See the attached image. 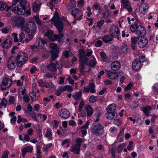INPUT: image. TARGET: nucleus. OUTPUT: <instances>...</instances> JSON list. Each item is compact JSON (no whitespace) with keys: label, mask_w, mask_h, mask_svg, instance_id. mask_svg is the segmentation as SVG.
I'll list each match as a JSON object with an SVG mask.
<instances>
[{"label":"nucleus","mask_w":158,"mask_h":158,"mask_svg":"<svg viewBox=\"0 0 158 158\" xmlns=\"http://www.w3.org/2000/svg\"><path fill=\"white\" fill-rule=\"evenodd\" d=\"M27 2L25 0H12L11 6L8 7L7 10H10L16 14L29 15L31 14V10H26Z\"/></svg>","instance_id":"1"},{"label":"nucleus","mask_w":158,"mask_h":158,"mask_svg":"<svg viewBox=\"0 0 158 158\" xmlns=\"http://www.w3.org/2000/svg\"><path fill=\"white\" fill-rule=\"evenodd\" d=\"M23 31H25L28 35L34 36L36 30V24L32 21H29L26 23L25 27H24Z\"/></svg>","instance_id":"2"},{"label":"nucleus","mask_w":158,"mask_h":158,"mask_svg":"<svg viewBox=\"0 0 158 158\" xmlns=\"http://www.w3.org/2000/svg\"><path fill=\"white\" fill-rule=\"evenodd\" d=\"M44 36L48 37V39L52 41L57 40L61 42L64 40V35L60 33L58 35H53V32L49 30H48L44 33Z\"/></svg>","instance_id":"3"},{"label":"nucleus","mask_w":158,"mask_h":158,"mask_svg":"<svg viewBox=\"0 0 158 158\" xmlns=\"http://www.w3.org/2000/svg\"><path fill=\"white\" fill-rule=\"evenodd\" d=\"M104 126L100 123H94L91 127V132L94 134L100 135L104 134Z\"/></svg>","instance_id":"4"},{"label":"nucleus","mask_w":158,"mask_h":158,"mask_svg":"<svg viewBox=\"0 0 158 158\" xmlns=\"http://www.w3.org/2000/svg\"><path fill=\"white\" fill-rule=\"evenodd\" d=\"M50 20L57 28L59 32H61L63 28V24L62 22L60 20L58 14L57 12H55L53 17Z\"/></svg>","instance_id":"5"},{"label":"nucleus","mask_w":158,"mask_h":158,"mask_svg":"<svg viewBox=\"0 0 158 158\" xmlns=\"http://www.w3.org/2000/svg\"><path fill=\"white\" fill-rule=\"evenodd\" d=\"M28 59L27 53L25 52L19 53L15 58V60L17 62V65L20 67L23 65Z\"/></svg>","instance_id":"6"},{"label":"nucleus","mask_w":158,"mask_h":158,"mask_svg":"<svg viewBox=\"0 0 158 158\" xmlns=\"http://www.w3.org/2000/svg\"><path fill=\"white\" fill-rule=\"evenodd\" d=\"M12 83V81L11 79L5 77L2 79V82L0 84V88L2 90L7 89L10 88Z\"/></svg>","instance_id":"7"},{"label":"nucleus","mask_w":158,"mask_h":158,"mask_svg":"<svg viewBox=\"0 0 158 158\" xmlns=\"http://www.w3.org/2000/svg\"><path fill=\"white\" fill-rule=\"evenodd\" d=\"M50 47L51 49L50 52L51 58L52 59L55 60L58 56L59 52V48L57 47V45L53 43L50 44Z\"/></svg>","instance_id":"8"},{"label":"nucleus","mask_w":158,"mask_h":158,"mask_svg":"<svg viewBox=\"0 0 158 158\" xmlns=\"http://www.w3.org/2000/svg\"><path fill=\"white\" fill-rule=\"evenodd\" d=\"M12 44V38L9 36H7L3 39L1 45L3 48L7 49L11 46Z\"/></svg>","instance_id":"9"},{"label":"nucleus","mask_w":158,"mask_h":158,"mask_svg":"<svg viewBox=\"0 0 158 158\" xmlns=\"http://www.w3.org/2000/svg\"><path fill=\"white\" fill-rule=\"evenodd\" d=\"M110 35L113 37L117 38L119 39V36L120 35V30L118 27L116 25L112 26L110 28Z\"/></svg>","instance_id":"10"},{"label":"nucleus","mask_w":158,"mask_h":158,"mask_svg":"<svg viewBox=\"0 0 158 158\" xmlns=\"http://www.w3.org/2000/svg\"><path fill=\"white\" fill-rule=\"evenodd\" d=\"M25 22L26 21L24 18L19 17L16 19L15 23L16 26L20 27L22 31H23L24 29L23 28L25 27L26 25Z\"/></svg>","instance_id":"11"},{"label":"nucleus","mask_w":158,"mask_h":158,"mask_svg":"<svg viewBox=\"0 0 158 158\" xmlns=\"http://www.w3.org/2000/svg\"><path fill=\"white\" fill-rule=\"evenodd\" d=\"M107 74L109 78L112 80H115L117 79L118 77L123 75V73L122 71L116 73L109 71H107Z\"/></svg>","instance_id":"12"},{"label":"nucleus","mask_w":158,"mask_h":158,"mask_svg":"<svg viewBox=\"0 0 158 158\" xmlns=\"http://www.w3.org/2000/svg\"><path fill=\"white\" fill-rule=\"evenodd\" d=\"M71 14L77 20H80L83 16V13L81 10L78 8L73 9L72 11Z\"/></svg>","instance_id":"13"},{"label":"nucleus","mask_w":158,"mask_h":158,"mask_svg":"<svg viewBox=\"0 0 158 158\" xmlns=\"http://www.w3.org/2000/svg\"><path fill=\"white\" fill-rule=\"evenodd\" d=\"M138 44L139 47L143 48L145 47L148 43V39L144 37L137 38Z\"/></svg>","instance_id":"14"},{"label":"nucleus","mask_w":158,"mask_h":158,"mask_svg":"<svg viewBox=\"0 0 158 158\" xmlns=\"http://www.w3.org/2000/svg\"><path fill=\"white\" fill-rule=\"evenodd\" d=\"M46 44L47 42L44 40L37 39L36 40L35 46L36 48L38 49H42L45 47Z\"/></svg>","instance_id":"15"},{"label":"nucleus","mask_w":158,"mask_h":158,"mask_svg":"<svg viewBox=\"0 0 158 158\" xmlns=\"http://www.w3.org/2000/svg\"><path fill=\"white\" fill-rule=\"evenodd\" d=\"M58 115L59 117L62 118L66 119L69 117L70 113L68 110L63 109L59 111Z\"/></svg>","instance_id":"16"},{"label":"nucleus","mask_w":158,"mask_h":158,"mask_svg":"<svg viewBox=\"0 0 158 158\" xmlns=\"http://www.w3.org/2000/svg\"><path fill=\"white\" fill-rule=\"evenodd\" d=\"M15 61V60L12 58H10L8 59L7 62V65L9 69H13L15 68L16 66Z\"/></svg>","instance_id":"17"},{"label":"nucleus","mask_w":158,"mask_h":158,"mask_svg":"<svg viewBox=\"0 0 158 158\" xmlns=\"http://www.w3.org/2000/svg\"><path fill=\"white\" fill-rule=\"evenodd\" d=\"M136 33L139 35L142 36L145 35L146 31L143 26L139 25L138 26Z\"/></svg>","instance_id":"18"},{"label":"nucleus","mask_w":158,"mask_h":158,"mask_svg":"<svg viewBox=\"0 0 158 158\" xmlns=\"http://www.w3.org/2000/svg\"><path fill=\"white\" fill-rule=\"evenodd\" d=\"M38 83L39 86L41 87H45L47 88H48L50 86L52 87H54V85L52 83H51V84L50 85L49 83L47 82H43L41 79L40 80L38 81Z\"/></svg>","instance_id":"19"},{"label":"nucleus","mask_w":158,"mask_h":158,"mask_svg":"<svg viewBox=\"0 0 158 158\" xmlns=\"http://www.w3.org/2000/svg\"><path fill=\"white\" fill-rule=\"evenodd\" d=\"M33 150V148L32 146H27L23 148L22 150V156L24 157L27 152L31 153Z\"/></svg>","instance_id":"20"},{"label":"nucleus","mask_w":158,"mask_h":158,"mask_svg":"<svg viewBox=\"0 0 158 158\" xmlns=\"http://www.w3.org/2000/svg\"><path fill=\"white\" fill-rule=\"evenodd\" d=\"M69 150L71 152H74L77 154H78L80 152V147L76 144L72 145L70 148Z\"/></svg>","instance_id":"21"},{"label":"nucleus","mask_w":158,"mask_h":158,"mask_svg":"<svg viewBox=\"0 0 158 158\" xmlns=\"http://www.w3.org/2000/svg\"><path fill=\"white\" fill-rule=\"evenodd\" d=\"M125 1V0H123L122 2H121L122 6L124 8L127 9L129 12H131L132 10V9L131 6L130 2L129 1Z\"/></svg>","instance_id":"22"},{"label":"nucleus","mask_w":158,"mask_h":158,"mask_svg":"<svg viewBox=\"0 0 158 158\" xmlns=\"http://www.w3.org/2000/svg\"><path fill=\"white\" fill-rule=\"evenodd\" d=\"M141 67V64L137 60H134L132 63V67L135 70H138L140 69Z\"/></svg>","instance_id":"23"},{"label":"nucleus","mask_w":158,"mask_h":158,"mask_svg":"<svg viewBox=\"0 0 158 158\" xmlns=\"http://www.w3.org/2000/svg\"><path fill=\"white\" fill-rule=\"evenodd\" d=\"M79 52L80 61L84 60L86 62L88 59L86 56L84 51L83 49H81L79 50Z\"/></svg>","instance_id":"24"},{"label":"nucleus","mask_w":158,"mask_h":158,"mask_svg":"<svg viewBox=\"0 0 158 158\" xmlns=\"http://www.w3.org/2000/svg\"><path fill=\"white\" fill-rule=\"evenodd\" d=\"M148 5L147 3L142 4L139 7V12L142 14H145L148 9Z\"/></svg>","instance_id":"25"},{"label":"nucleus","mask_w":158,"mask_h":158,"mask_svg":"<svg viewBox=\"0 0 158 158\" xmlns=\"http://www.w3.org/2000/svg\"><path fill=\"white\" fill-rule=\"evenodd\" d=\"M117 114L116 112H107L106 114V118L109 119H113L117 117Z\"/></svg>","instance_id":"26"},{"label":"nucleus","mask_w":158,"mask_h":158,"mask_svg":"<svg viewBox=\"0 0 158 158\" xmlns=\"http://www.w3.org/2000/svg\"><path fill=\"white\" fill-rule=\"evenodd\" d=\"M121 67L120 63L117 61L114 62L111 64V69L113 71H117Z\"/></svg>","instance_id":"27"},{"label":"nucleus","mask_w":158,"mask_h":158,"mask_svg":"<svg viewBox=\"0 0 158 158\" xmlns=\"http://www.w3.org/2000/svg\"><path fill=\"white\" fill-rule=\"evenodd\" d=\"M116 107L115 104H111L108 105L106 108L107 112H116Z\"/></svg>","instance_id":"28"},{"label":"nucleus","mask_w":158,"mask_h":158,"mask_svg":"<svg viewBox=\"0 0 158 158\" xmlns=\"http://www.w3.org/2000/svg\"><path fill=\"white\" fill-rule=\"evenodd\" d=\"M82 93L81 90L76 92L72 96L73 98L76 100H79L82 97Z\"/></svg>","instance_id":"29"},{"label":"nucleus","mask_w":158,"mask_h":158,"mask_svg":"<svg viewBox=\"0 0 158 158\" xmlns=\"http://www.w3.org/2000/svg\"><path fill=\"white\" fill-rule=\"evenodd\" d=\"M41 5L40 2L38 1H35L33 4L32 8L33 10L35 12L38 11Z\"/></svg>","instance_id":"30"},{"label":"nucleus","mask_w":158,"mask_h":158,"mask_svg":"<svg viewBox=\"0 0 158 158\" xmlns=\"http://www.w3.org/2000/svg\"><path fill=\"white\" fill-rule=\"evenodd\" d=\"M52 135V133L50 129L49 128H47L46 132L44 134V136L48 138L49 140H51L53 139Z\"/></svg>","instance_id":"31"},{"label":"nucleus","mask_w":158,"mask_h":158,"mask_svg":"<svg viewBox=\"0 0 158 158\" xmlns=\"http://www.w3.org/2000/svg\"><path fill=\"white\" fill-rule=\"evenodd\" d=\"M138 42L137 38L132 37L131 38V45L133 49H135L137 46V42Z\"/></svg>","instance_id":"32"},{"label":"nucleus","mask_w":158,"mask_h":158,"mask_svg":"<svg viewBox=\"0 0 158 158\" xmlns=\"http://www.w3.org/2000/svg\"><path fill=\"white\" fill-rule=\"evenodd\" d=\"M57 64L55 63H51L48 64L47 68L50 71L52 72H55L56 70V65L58 64V63Z\"/></svg>","instance_id":"33"},{"label":"nucleus","mask_w":158,"mask_h":158,"mask_svg":"<svg viewBox=\"0 0 158 158\" xmlns=\"http://www.w3.org/2000/svg\"><path fill=\"white\" fill-rule=\"evenodd\" d=\"M100 55L103 61L105 62H109L110 60V58L106 56L105 52H100Z\"/></svg>","instance_id":"34"},{"label":"nucleus","mask_w":158,"mask_h":158,"mask_svg":"<svg viewBox=\"0 0 158 158\" xmlns=\"http://www.w3.org/2000/svg\"><path fill=\"white\" fill-rule=\"evenodd\" d=\"M36 158H42L41 148L39 146L36 147Z\"/></svg>","instance_id":"35"},{"label":"nucleus","mask_w":158,"mask_h":158,"mask_svg":"<svg viewBox=\"0 0 158 158\" xmlns=\"http://www.w3.org/2000/svg\"><path fill=\"white\" fill-rule=\"evenodd\" d=\"M86 115L87 116H91L93 114V110L90 106H88L86 108Z\"/></svg>","instance_id":"36"},{"label":"nucleus","mask_w":158,"mask_h":158,"mask_svg":"<svg viewBox=\"0 0 158 158\" xmlns=\"http://www.w3.org/2000/svg\"><path fill=\"white\" fill-rule=\"evenodd\" d=\"M113 37L111 35H105L103 38L102 40L105 43H107L112 40Z\"/></svg>","instance_id":"37"},{"label":"nucleus","mask_w":158,"mask_h":158,"mask_svg":"<svg viewBox=\"0 0 158 158\" xmlns=\"http://www.w3.org/2000/svg\"><path fill=\"white\" fill-rule=\"evenodd\" d=\"M143 111L146 115H148L150 111L152 110V108L150 106H146L142 108Z\"/></svg>","instance_id":"38"},{"label":"nucleus","mask_w":158,"mask_h":158,"mask_svg":"<svg viewBox=\"0 0 158 158\" xmlns=\"http://www.w3.org/2000/svg\"><path fill=\"white\" fill-rule=\"evenodd\" d=\"M88 87V88H89L90 91L91 93L93 94L95 93V85L93 83L90 84Z\"/></svg>","instance_id":"39"},{"label":"nucleus","mask_w":158,"mask_h":158,"mask_svg":"<svg viewBox=\"0 0 158 158\" xmlns=\"http://www.w3.org/2000/svg\"><path fill=\"white\" fill-rule=\"evenodd\" d=\"M52 143H49L48 144L44 145L42 148L43 150L44 151L48 152L49 148L52 147Z\"/></svg>","instance_id":"40"},{"label":"nucleus","mask_w":158,"mask_h":158,"mask_svg":"<svg viewBox=\"0 0 158 158\" xmlns=\"http://www.w3.org/2000/svg\"><path fill=\"white\" fill-rule=\"evenodd\" d=\"M70 140L68 139H64L61 143V145L63 146L65 144H66V147L68 148L70 146Z\"/></svg>","instance_id":"41"},{"label":"nucleus","mask_w":158,"mask_h":158,"mask_svg":"<svg viewBox=\"0 0 158 158\" xmlns=\"http://www.w3.org/2000/svg\"><path fill=\"white\" fill-rule=\"evenodd\" d=\"M10 28L11 27L10 26H6L3 27L1 30V31L3 33L7 34L9 32Z\"/></svg>","instance_id":"42"},{"label":"nucleus","mask_w":158,"mask_h":158,"mask_svg":"<svg viewBox=\"0 0 158 158\" xmlns=\"http://www.w3.org/2000/svg\"><path fill=\"white\" fill-rule=\"evenodd\" d=\"M81 64H80V69L81 71H83L85 68V66L87 65V60L86 62L84 60L80 61Z\"/></svg>","instance_id":"43"},{"label":"nucleus","mask_w":158,"mask_h":158,"mask_svg":"<svg viewBox=\"0 0 158 158\" xmlns=\"http://www.w3.org/2000/svg\"><path fill=\"white\" fill-rule=\"evenodd\" d=\"M138 26H137L136 23L132 24L130 27V30L132 32H136V31H137V29L138 28Z\"/></svg>","instance_id":"44"},{"label":"nucleus","mask_w":158,"mask_h":158,"mask_svg":"<svg viewBox=\"0 0 158 158\" xmlns=\"http://www.w3.org/2000/svg\"><path fill=\"white\" fill-rule=\"evenodd\" d=\"M7 104V100L5 99H2L1 101V103L0 104V108H6Z\"/></svg>","instance_id":"45"},{"label":"nucleus","mask_w":158,"mask_h":158,"mask_svg":"<svg viewBox=\"0 0 158 158\" xmlns=\"http://www.w3.org/2000/svg\"><path fill=\"white\" fill-rule=\"evenodd\" d=\"M126 143H123L120 144L118 146L117 149V151L118 152L120 153L123 149L126 146Z\"/></svg>","instance_id":"46"},{"label":"nucleus","mask_w":158,"mask_h":158,"mask_svg":"<svg viewBox=\"0 0 158 158\" xmlns=\"http://www.w3.org/2000/svg\"><path fill=\"white\" fill-rule=\"evenodd\" d=\"M50 2L49 4L50 5V8L52 9L54 7V5L57 4V2L56 0H49Z\"/></svg>","instance_id":"47"},{"label":"nucleus","mask_w":158,"mask_h":158,"mask_svg":"<svg viewBox=\"0 0 158 158\" xmlns=\"http://www.w3.org/2000/svg\"><path fill=\"white\" fill-rule=\"evenodd\" d=\"M6 6V4L4 2H0V10H4Z\"/></svg>","instance_id":"48"},{"label":"nucleus","mask_w":158,"mask_h":158,"mask_svg":"<svg viewBox=\"0 0 158 158\" xmlns=\"http://www.w3.org/2000/svg\"><path fill=\"white\" fill-rule=\"evenodd\" d=\"M104 22V21L102 19L98 20L97 22V26L96 27L100 29V28L103 24Z\"/></svg>","instance_id":"49"},{"label":"nucleus","mask_w":158,"mask_h":158,"mask_svg":"<svg viewBox=\"0 0 158 158\" xmlns=\"http://www.w3.org/2000/svg\"><path fill=\"white\" fill-rule=\"evenodd\" d=\"M38 117L41 119H42L43 121H45L47 118V117L45 114H42L39 113L37 114Z\"/></svg>","instance_id":"50"},{"label":"nucleus","mask_w":158,"mask_h":158,"mask_svg":"<svg viewBox=\"0 0 158 158\" xmlns=\"http://www.w3.org/2000/svg\"><path fill=\"white\" fill-rule=\"evenodd\" d=\"M34 18L35 19L36 23L40 25L42 24V22L40 20L38 15L34 16Z\"/></svg>","instance_id":"51"},{"label":"nucleus","mask_w":158,"mask_h":158,"mask_svg":"<svg viewBox=\"0 0 158 158\" xmlns=\"http://www.w3.org/2000/svg\"><path fill=\"white\" fill-rule=\"evenodd\" d=\"M19 41L20 42H22L23 40L25 38V35L23 32H21L19 34Z\"/></svg>","instance_id":"52"},{"label":"nucleus","mask_w":158,"mask_h":158,"mask_svg":"<svg viewBox=\"0 0 158 158\" xmlns=\"http://www.w3.org/2000/svg\"><path fill=\"white\" fill-rule=\"evenodd\" d=\"M28 36L29 37V39L26 38L24 40H23L22 42L23 44L25 42L27 43L30 41L32 39L34 36L32 35H28Z\"/></svg>","instance_id":"53"},{"label":"nucleus","mask_w":158,"mask_h":158,"mask_svg":"<svg viewBox=\"0 0 158 158\" xmlns=\"http://www.w3.org/2000/svg\"><path fill=\"white\" fill-rule=\"evenodd\" d=\"M79 111V116L81 117H85L86 116V113L85 111L81 109L80 110H78Z\"/></svg>","instance_id":"54"},{"label":"nucleus","mask_w":158,"mask_h":158,"mask_svg":"<svg viewBox=\"0 0 158 158\" xmlns=\"http://www.w3.org/2000/svg\"><path fill=\"white\" fill-rule=\"evenodd\" d=\"M18 34L16 33H13L11 34V35L13 37L14 42H17L19 41V40L17 37Z\"/></svg>","instance_id":"55"},{"label":"nucleus","mask_w":158,"mask_h":158,"mask_svg":"<svg viewBox=\"0 0 158 158\" xmlns=\"http://www.w3.org/2000/svg\"><path fill=\"white\" fill-rule=\"evenodd\" d=\"M29 95L32 101H33L36 99V97L35 94L34 92H30Z\"/></svg>","instance_id":"56"},{"label":"nucleus","mask_w":158,"mask_h":158,"mask_svg":"<svg viewBox=\"0 0 158 158\" xmlns=\"http://www.w3.org/2000/svg\"><path fill=\"white\" fill-rule=\"evenodd\" d=\"M97 100V98L94 95H92L89 98V101L92 103H94Z\"/></svg>","instance_id":"57"},{"label":"nucleus","mask_w":158,"mask_h":158,"mask_svg":"<svg viewBox=\"0 0 158 158\" xmlns=\"http://www.w3.org/2000/svg\"><path fill=\"white\" fill-rule=\"evenodd\" d=\"M15 101V99L14 96H10L9 100V104H10L13 103Z\"/></svg>","instance_id":"58"},{"label":"nucleus","mask_w":158,"mask_h":158,"mask_svg":"<svg viewBox=\"0 0 158 158\" xmlns=\"http://www.w3.org/2000/svg\"><path fill=\"white\" fill-rule=\"evenodd\" d=\"M82 142V139L81 138H77L76 141V144L78 145V146H79L80 147Z\"/></svg>","instance_id":"59"},{"label":"nucleus","mask_w":158,"mask_h":158,"mask_svg":"<svg viewBox=\"0 0 158 158\" xmlns=\"http://www.w3.org/2000/svg\"><path fill=\"white\" fill-rule=\"evenodd\" d=\"M9 153V152L7 151H4L2 155L1 158H8Z\"/></svg>","instance_id":"60"},{"label":"nucleus","mask_w":158,"mask_h":158,"mask_svg":"<svg viewBox=\"0 0 158 158\" xmlns=\"http://www.w3.org/2000/svg\"><path fill=\"white\" fill-rule=\"evenodd\" d=\"M93 7L94 10H100L99 12H101V7L99 5L96 4L93 5Z\"/></svg>","instance_id":"61"},{"label":"nucleus","mask_w":158,"mask_h":158,"mask_svg":"<svg viewBox=\"0 0 158 158\" xmlns=\"http://www.w3.org/2000/svg\"><path fill=\"white\" fill-rule=\"evenodd\" d=\"M132 85V84L131 83H129L127 86H126L125 89L124 90L126 91H127L129 90H130L131 89V87Z\"/></svg>","instance_id":"62"},{"label":"nucleus","mask_w":158,"mask_h":158,"mask_svg":"<svg viewBox=\"0 0 158 158\" xmlns=\"http://www.w3.org/2000/svg\"><path fill=\"white\" fill-rule=\"evenodd\" d=\"M34 133V131L31 128H29L27 131V134L29 135H32Z\"/></svg>","instance_id":"63"},{"label":"nucleus","mask_w":158,"mask_h":158,"mask_svg":"<svg viewBox=\"0 0 158 158\" xmlns=\"http://www.w3.org/2000/svg\"><path fill=\"white\" fill-rule=\"evenodd\" d=\"M102 42L101 40H98L95 41V45L96 47H100L102 45Z\"/></svg>","instance_id":"64"}]
</instances>
